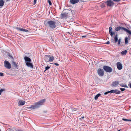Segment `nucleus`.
Returning <instances> with one entry per match:
<instances>
[{
    "label": "nucleus",
    "instance_id": "nucleus-1",
    "mask_svg": "<svg viewBox=\"0 0 131 131\" xmlns=\"http://www.w3.org/2000/svg\"><path fill=\"white\" fill-rule=\"evenodd\" d=\"M45 101L46 99H45L41 100L35 103V104L31 105V107H28L27 108L31 110H34L38 108L44 104Z\"/></svg>",
    "mask_w": 131,
    "mask_h": 131
},
{
    "label": "nucleus",
    "instance_id": "nucleus-2",
    "mask_svg": "<svg viewBox=\"0 0 131 131\" xmlns=\"http://www.w3.org/2000/svg\"><path fill=\"white\" fill-rule=\"evenodd\" d=\"M45 25L49 28L53 29L56 27V22L52 20H48L45 23Z\"/></svg>",
    "mask_w": 131,
    "mask_h": 131
},
{
    "label": "nucleus",
    "instance_id": "nucleus-3",
    "mask_svg": "<svg viewBox=\"0 0 131 131\" xmlns=\"http://www.w3.org/2000/svg\"><path fill=\"white\" fill-rule=\"evenodd\" d=\"M44 58L45 61L47 62H52L54 59V57L50 55H45Z\"/></svg>",
    "mask_w": 131,
    "mask_h": 131
},
{
    "label": "nucleus",
    "instance_id": "nucleus-4",
    "mask_svg": "<svg viewBox=\"0 0 131 131\" xmlns=\"http://www.w3.org/2000/svg\"><path fill=\"white\" fill-rule=\"evenodd\" d=\"M69 11V10L68 9L64 10L62 13L61 14V17L62 18L67 17L68 16Z\"/></svg>",
    "mask_w": 131,
    "mask_h": 131
},
{
    "label": "nucleus",
    "instance_id": "nucleus-5",
    "mask_svg": "<svg viewBox=\"0 0 131 131\" xmlns=\"http://www.w3.org/2000/svg\"><path fill=\"white\" fill-rule=\"evenodd\" d=\"M103 69L106 72L110 73L112 71V69L111 67L106 66H103Z\"/></svg>",
    "mask_w": 131,
    "mask_h": 131
},
{
    "label": "nucleus",
    "instance_id": "nucleus-6",
    "mask_svg": "<svg viewBox=\"0 0 131 131\" xmlns=\"http://www.w3.org/2000/svg\"><path fill=\"white\" fill-rule=\"evenodd\" d=\"M4 65L5 67L8 69H10L11 68V65L8 61L5 60L4 62Z\"/></svg>",
    "mask_w": 131,
    "mask_h": 131
},
{
    "label": "nucleus",
    "instance_id": "nucleus-7",
    "mask_svg": "<svg viewBox=\"0 0 131 131\" xmlns=\"http://www.w3.org/2000/svg\"><path fill=\"white\" fill-rule=\"evenodd\" d=\"M97 72L98 75L100 77H102L104 75V71L102 69H98L97 70Z\"/></svg>",
    "mask_w": 131,
    "mask_h": 131
},
{
    "label": "nucleus",
    "instance_id": "nucleus-8",
    "mask_svg": "<svg viewBox=\"0 0 131 131\" xmlns=\"http://www.w3.org/2000/svg\"><path fill=\"white\" fill-rule=\"evenodd\" d=\"M106 3L108 6H111L114 5V3L111 0H107Z\"/></svg>",
    "mask_w": 131,
    "mask_h": 131
},
{
    "label": "nucleus",
    "instance_id": "nucleus-9",
    "mask_svg": "<svg viewBox=\"0 0 131 131\" xmlns=\"http://www.w3.org/2000/svg\"><path fill=\"white\" fill-rule=\"evenodd\" d=\"M110 93H115L116 94H119L121 93V91L118 90H112L110 91Z\"/></svg>",
    "mask_w": 131,
    "mask_h": 131
},
{
    "label": "nucleus",
    "instance_id": "nucleus-10",
    "mask_svg": "<svg viewBox=\"0 0 131 131\" xmlns=\"http://www.w3.org/2000/svg\"><path fill=\"white\" fill-rule=\"evenodd\" d=\"M119 84V82L118 81H116L113 82L111 84V86L112 87H116Z\"/></svg>",
    "mask_w": 131,
    "mask_h": 131
},
{
    "label": "nucleus",
    "instance_id": "nucleus-11",
    "mask_svg": "<svg viewBox=\"0 0 131 131\" xmlns=\"http://www.w3.org/2000/svg\"><path fill=\"white\" fill-rule=\"evenodd\" d=\"M117 69L119 70H121L122 69L123 66L122 64L119 62L117 63Z\"/></svg>",
    "mask_w": 131,
    "mask_h": 131
},
{
    "label": "nucleus",
    "instance_id": "nucleus-12",
    "mask_svg": "<svg viewBox=\"0 0 131 131\" xmlns=\"http://www.w3.org/2000/svg\"><path fill=\"white\" fill-rule=\"evenodd\" d=\"M15 29L17 30H18L21 31H25L26 32H29V31L28 30L26 29H24L18 27H16L15 28Z\"/></svg>",
    "mask_w": 131,
    "mask_h": 131
},
{
    "label": "nucleus",
    "instance_id": "nucleus-13",
    "mask_svg": "<svg viewBox=\"0 0 131 131\" xmlns=\"http://www.w3.org/2000/svg\"><path fill=\"white\" fill-rule=\"evenodd\" d=\"M109 34L111 37H113V34H115V32L112 31V28L111 26L109 27Z\"/></svg>",
    "mask_w": 131,
    "mask_h": 131
},
{
    "label": "nucleus",
    "instance_id": "nucleus-14",
    "mask_svg": "<svg viewBox=\"0 0 131 131\" xmlns=\"http://www.w3.org/2000/svg\"><path fill=\"white\" fill-rule=\"evenodd\" d=\"M26 65L28 67H30L31 68H33V65L32 63L30 62H26Z\"/></svg>",
    "mask_w": 131,
    "mask_h": 131
},
{
    "label": "nucleus",
    "instance_id": "nucleus-15",
    "mask_svg": "<svg viewBox=\"0 0 131 131\" xmlns=\"http://www.w3.org/2000/svg\"><path fill=\"white\" fill-rule=\"evenodd\" d=\"M24 59L25 61L27 62H30L31 61V60L30 59L27 57H24Z\"/></svg>",
    "mask_w": 131,
    "mask_h": 131
},
{
    "label": "nucleus",
    "instance_id": "nucleus-16",
    "mask_svg": "<svg viewBox=\"0 0 131 131\" xmlns=\"http://www.w3.org/2000/svg\"><path fill=\"white\" fill-rule=\"evenodd\" d=\"M124 27L121 26H119L115 28V30L116 31H118L120 30H123Z\"/></svg>",
    "mask_w": 131,
    "mask_h": 131
},
{
    "label": "nucleus",
    "instance_id": "nucleus-17",
    "mask_svg": "<svg viewBox=\"0 0 131 131\" xmlns=\"http://www.w3.org/2000/svg\"><path fill=\"white\" fill-rule=\"evenodd\" d=\"M25 101L22 100H20L18 103V105H23L25 104Z\"/></svg>",
    "mask_w": 131,
    "mask_h": 131
},
{
    "label": "nucleus",
    "instance_id": "nucleus-18",
    "mask_svg": "<svg viewBox=\"0 0 131 131\" xmlns=\"http://www.w3.org/2000/svg\"><path fill=\"white\" fill-rule=\"evenodd\" d=\"M79 0H70V2L72 4H75L78 3Z\"/></svg>",
    "mask_w": 131,
    "mask_h": 131
},
{
    "label": "nucleus",
    "instance_id": "nucleus-19",
    "mask_svg": "<svg viewBox=\"0 0 131 131\" xmlns=\"http://www.w3.org/2000/svg\"><path fill=\"white\" fill-rule=\"evenodd\" d=\"M4 2L3 0H0V6H3L4 5Z\"/></svg>",
    "mask_w": 131,
    "mask_h": 131
},
{
    "label": "nucleus",
    "instance_id": "nucleus-20",
    "mask_svg": "<svg viewBox=\"0 0 131 131\" xmlns=\"http://www.w3.org/2000/svg\"><path fill=\"white\" fill-rule=\"evenodd\" d=\"M12 64L13 66L16 68H17L18 67V65L14 62L13 61L12 62Z\"/></svg>",
    "mask_w": 131,
    "mask_h": 131
},
{
    "label": "nucleus",
    "instance_id": "nucleus-21",
    "mask_svg": "<svg viewBox=\"0 0 131 131\" xmlns=\"http://www.w3.org/2000/svg\"><path fill=\"white\" fill-rule=\"evenodd\" d=\"M114 38L115 42L116 43L118 41V35L117 34H116V35L114 37Z\"/></svg>",
    "mask_w": 131,
    "mask_h": 131
},
{
    "label": "nucleus",
    "instance_id": "nucleus-22",
    "mask_svg": "<svg viewBox=\"0 0 131 131\" xmlns=\"http://www.w3.org/2000/svg\"><path fill=\"white\" fill-rule=\"evenodd\" d=\"M123 30L126 31V32H128V33L130 35L131 34V32L130 31V30L127 29L126 28H124Z\"/></svg>",
    "mask_w": 131,
    "mask_h": 131
},
{
    "label": "nucleus",
    "instance_id": "nucleus-23",
    "mask_svg": "<svg viewBox=\"0 0 131 131\" xmlns=\"http://www.w3.org/2000/svg\"><path fill=\"white\" fill-rule=\"evenodd\" d=\"M101 94L100 93L98 94H97L95 97L94 99L95 100H96L98 99V98L99 97L100 95Z\"/></svg>",
    "mask_w": 131,
    "mask_h": 131
},
{
    "label": "nucleus",
    "instance_id": "nucleus-24",
    "mask_svg": "<svg viewBox=\"0 0 131 131\" xmlns=\"http://www.w3.org/2000/svg\"><path fill=\"white\" fill-rule=\"evenodd\" d=\"M127 53V51L126 50H125L123 51L121 53V54L122 55H124V54L125 55Z\"/></svg>",
    "mask_w": 131,
    "mask_h": 131
},
{
    "label": "nucleus",
    "instance_id": "nucleus-25",
    "mask_svg": "<svg viewBox=\"0 0 131 131\" xmlns=\"http://www.w3.org/2000/svg\"><path fill=\"white\" fill-rule=\"evenodd\" d=\"M71 109L72 110V112H73L74 111H77V108H75L74 107H72L71 108Z\"/></svg>",
    "mask_w": 131,
    "mask_h": 131
},
{
    "label": "nucleus",
    "instance_id": "nucleus-26",
    "mask_svg": "<svg viewBox=\"0 0 131 131\" xmlns=\"http://www.w3.org/2000/svg\"><path fill=\"white\" fill-rule=\"evenodd\" d=\"M128 38L127 37H126L125 39V43L126 44L128 43Z\"/></svg>",
    "mask_w": 131,
    "mask_h": 131
},
{
    "label": "nucleus",
    "instance_id": "nucleus-27",
    "mask_svg": "<svg viewBox=\"0 0 131 131\" xmlns=\"http://www.w3.org/2000/svg\"><path fill=\"white\" fill-rule=\"evenodd\" d=\"M8 57L10 59H12L13 60H14V58L13 56L10 54H8Z\"/></svg>",
    "mask_w": 131,
    "mask_h": 131
},
{
    "label": "nucleus",
    "instance_id": "nucleus-28",
    "mask_svg": "<svg viewBox=\"0 0 131 131\" xmlns=\"http://www.w3.org/2000/svg\"><path fill=\"white\" fill-rule=\"evenodd\" d=\"M120 86L122 87H124L125 88H127V86L126 84H120Z\"/></svg>",
    "mask_w": 131,
    "mask_h": 131
},
{
    "label": "nucleus",
    "instance_id": "nucleus-29",
    "mask_svg": "<svg viewBox=\"0 0 131 131\" xmlns=\"http://www.w3.org/2000/svg\"><path fill=\"white\" fill-rule=\"evenodd\" d=\"M5 91V89H2L0 90V95L1 94L2 92Z\"/></svg>",
    "mask_w": 131,
    "mask_h": 131
},
{
    "label": "nucleus",
    "instance_id": "nucleus-30",
    "mask_svg": "<svg viewBox=\"0 0 131 131\" xmlns=\"http://www.w3.org/2000/svg\"><path fill=\"white\" fill-rule=\"evenodd\" d=\"M50 67L49 66H47V67H45V71H46V70H48V69L50 68Z\"/></svg>",
    "mask_w": 131,
    "mask_h": 131
},
{
    "label": "nucleus",
    "instance_id": "nucleus-31",
    "mask_svg": "<svg viewBox=\"0 0 131 131\" xmlns=\"http://www.w3.org/2000/svg\"><path fill=\"white\" fill-rule=\"evenodd\" d=\"M51 0H48L47 2L49 3V4L50 5L52 4V3L50 1Z\"/></svg>",
    "mask_w": 131,
    "mask_h": 131
},
{
    "label": "nucleus",
    "instance_id": "nucleus-32",
    "mask_svg": "<svg viewBox=\"0 0 131 131\" xmlns=\"http://www.w3.org/2000/svg\"><path fill=\"white\" fill-rule=\"evenodd\" d=\"M121 39H119L118 40V45H119L120 43V42H121Z\"/></svg>",
    "mask_w": 131,
    "mask_h": 131
},
{
    "label": "nucleus",
    "instance_id": "nucleus-33",
    "mask_svg": "<svg viewBox=\"0 0 131 131\" xmlns=\"http://www.w3.org/2000/svg\"><path fill=\"white\" fill-rule=\"evenodd\" d=\"M120 89L121 90L122 92H123L125 90V89L124 88H120Z\"/></svg>",
    "mask_w": 131,
    "mask_h": 131
},
{
    "label": "nucleus",
    "instance_id": "nucleus-34",
    "mask_svg": "<svg viewBox=\"0 0 131 131\" xmlns=\"http://www.w3.org/2000/svg\"><path fill=\"white\" fill-rule=\"evenodd\" d=\"M122 119L124 121H128V119H126L123 118H122Z\"/></svg>",
    "mask_w": 131,
    "mask_h": 131
},
{
    "label": "nucleus",
    "instance_id": "nucleus-35",
    "mask_svg": "<svg viewBox=\"0 0 131 131\" xmlns=\"http://www.w3.org/2000/svg\"><path fill=\"white\" fill-rule=\"evenodd\" d=\"M110 91H109L105 92L104 93V94L105 95L107 94L108 93H110Z\"/></svg>",
    "mask_w": 131,
    "mask_h": 131
},
{
    "label": "nucleus",
    "instance_id": "nucleus-36",
    "mask_svg": "<svg viewBox=\"0 0 131 131\" xmlns=\"http://www.w3.org/2000/svg\"><path fill=\"white\" fill-rule=\"evenodd\" d=\"M3 75H4V74L3 73H2V72L0 73V76H1V77H2V76H3Z\"/></svg>",
    "mask_w": 131,
    "mask_h": 131
},
{
    "label": "nucleus",
    "instance_id": "nucleus-37",
    "mask_svg": "<svg viewBox=\"0 0 131 131\" xmlns=\"http://www.w3.org/2000/svg\"><path fill=\"white\" fill-rule=\"evenodd\" d=\"M37 0H34V4L35 5L36 3Z\"/></svg>",
    "mask_w": 131,
    "mask_h": 131
},
{
    "label": "nucleus",
    "instance_id": "nucleus-38",
    "mask_svg": "<svg viewBox=\"0 0 131 131\" xmlns=\"http://www.w3.org/2000/svg\"><path fill=\"white\" fill-rule=\"evenodd\" d=\"M113 1L115 2H118L120 1L121 0H112Z\"/></svg>",
    "mask_w": 131,
    "mask_h": 131
},
{
    "label": "nucleus",
    "instance_id": "nucleus-39",
    "mask_svg": "<svg viewBox=\"0 0 131 131\" xmlns=\"http://www.w3.org/2000/svg\"><path fill=\"white\" fill-rule=\"evenodd\" d=\"M53 64H54L55 65L58 66L59 65V64H58L56 63H53Z\"/></svg>",
    "mask_w": 131,
    "mask_h": 131
},
{
    "label": "nucleus",
    "instance_id": "nucleus-40",
    "mask_svg": "<svg viewBox=\"0 0 131 131\" xmlns=\"http://www.w3.org/2000/svg\"><path fill=\"white\" fill-rule=\"evenodd\" d=\"M110 43V42L109 41H107L106 42V43L105 44H109Z\"/></svg>",
    "mask_w": 131,
    "mask_h": 131
},
{
    "label": "nucleus",
    "instance_id": "nucleus-41",
    "mask_svg": "<svg viewBox=\"0 0 131 131\" xmlns=\"http://www.w3.org/2000/svg\"><path fill=\"white\" fill-rule=\"evenodd\" d=\"M87 36H83L82 37V38H84L85 37H86Z\"/></svg>",
    "mask_w": 131,
    "mask_h": 131
},
{
    "label": "nucleus",
    "instance_id": "nucleus-42",
    "mask_svg": "<svg viewBox=\"0 0 131 131\" xmlns=\"http://www.w3.org/2000/svg\"><path fill=\"white\" fill-rule=\"evenodd\" d=\"M84 116H83L81 118H80V119H83L84 118Z\"/></svg>",
    "mask_w": 131,
    "mask_h": 131
},
{
    "label": "nucleus",
    "instance_id": "nucleus-43",
    "mask_svg": "<svg viewBox=\"0 0 131 131\" xmlns=\"http://www.w3.org/2000/svg\"><path fill=\"white\" fill-rule=\"evenodd\" d=\"M128 121H130L131 122V119H128Z\"/></svg>",
    "mask_w": 131,
    "mask_h": 131
},
{
    "label": "nucleus",
    "instance_id": "nucleus-44",
    "mask_svg": "<svg viewBox=\"0 0 131 131\" xmlns=\"http://www.w3.org/2000/svg\"><path fill=\"white\" fill-rule=\"evenodd\" d=\"M10 0H7V1H10Z\"/></svg>",
    "mask_w": 131,
    "mask_h": 131
},
{
    "label": "nucleus",
    "instance_id": "nucleus-45",
    "mask_svg": "<svg viewBox=\"0 0 131 131\" xmlns=\"http://www.w3.org/2000/svg\"><path fill=\"white\" fill-rule=\"evenodd\" d=\"M50 64H53V63H51Z\"/></svg>",
    "mask_w": 131,
    "mask_h": 131
}]
</instances>
